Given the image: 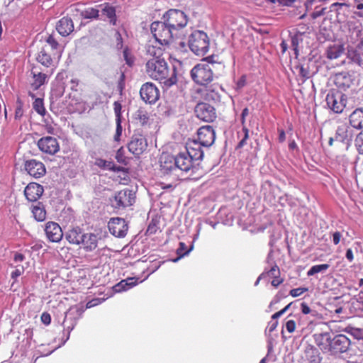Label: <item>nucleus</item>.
Segmentation results:
<instances>
[{"label": "nucleus", "mask_w": 363, "mask_h": 363, "mask_svg": "<svg viewBox=\"0 0 363 363\" xmlns=\"http://www.w3.org/2000/svg\"><path fill=\"white\" fill-rule=\"evenodd\" d=\"M31 74L33 80L30 84V86L33 91L38 90L42 85L48 82V75L39 72L36 67L32 69Z\"/></svg>", "instance_id": "26"}, {"label": "nucleus", "mask_w": 363, "mask_h": 363, "mask_svg": "<svg viewBox=\"0 0 363 363\" xmlns=\"http://www.w3.org/2000/svg\"><path fill=\"white\" fill-rule=\"evenodd\" d=\"M37 61L42 65L50 67L53 63L50 54L48 52L47 45L43 46L36 57Z\"/></svg>", "instance_id": "32"}, {"label": "nucleus", "mask_w": 363, "mask_h": 363, "mask_svg": "<svg viewBox=\"0 0 363 363\" xmlns=\"http://www.w3.org/2000/svg\"><path fill=\"white\" fill-rule=\"evenodd\" d=\"M100 11L95 8H87L81 12V16L85 19H97Z\"/></svg>", "instance_id": "40"}, {"label": "nucleus", "mask_w": 363, "mask_h": 363, "mask_svg": "<svg viewBox=\"0 0 363 363\" xmlns=\"http://www.w3.org/2000/svg\"><path fill=\"white\" fill-rule=\"evenodd\" d=\"M123 52V57L126 62V64L131 66L133 64L134 60H133L128 49L127 48H125Z\"/></svg>", "instance_id": "54"}, {"label": "nucleus", "mask_w": 363, "mask_h": 363, "mask_svg": "<svg viewBox=\"0 0 363 363\" xmlns=\"http://www.w3.org/2000/svg\"><path fill=\"white\" fill-rule=\"evenodd\" d=\"M135 193L130 189H125L117 192L114 196L113 206L116 208H124L132 206L135 202Z\"/></svg>", "instance_id": "10"}, {"label": "nucleus", "mask_w": 363, "mask_h": 363, "mask_svg": "<svg viewBox=\"0 0 363 363\" xmlns=\"http://www.w3.org/2000/svg\"><path fill=\"white\" fill-rule=\"evenodd\" d=\"M342 7H349V4L347 3L335 2L330 5V11H335L337 13H339L340 9H341Z\"/></svg>", "instance_id": "50"}, {"label": "nucleus", "mask_w": 363, "mask_h": 363, "mask_svg": "<svg viewBox=\"0 0 363 363\" xmlns=\"http://www.w3.org/2000/svg\"><path fill=\"white\" fill-rule=\"evenodd\" d=\"M203 94L205 99L208 101H217L220 99L219 90L221 89L218 84H212L204 86Z\"/></svg>", "instance_id": "27"}, {"label": "nucleus", "mask_w": 363, "mask_h": 363, "mask_svg": "<svg viewBox=\"0 0 363 363\" xmlns=\"http://www.w3.org/2000/svg\"><path fill=\"white\" fill-rule=\"evenodd\" d=\"M342 238V235L340 232L336 231L333 234V242L334 245H337L339 244L340 239Z\"/></svg>", "instance_id": "63"}, {"label": "nucleus", "mask_w": 363, "mask_h": 363, "mask_svg": "<svg viewBox=\"0 0 363 363\" xmlns=\"http://www.w3.org/2000/svg\"><path fill=\"white\" fill-rule=\"evenodd\" d=\"M335 139L343 143L348 141V131L345 125H340L337 127L335 134Z\"/></svg>", "instance_id": "38"}, {"label": "nucleus", "mask_w": 363, "mask_h": 363, "mask_svg": "<svg viewBox=\"0 0 363 363\" xmlns=\"http://www.w3.org/2000/svg\"><path fill=\"white\" fill-rule=\"evenodd\" d=\"M109 232L117 238H124L128 232V226L125 219L112 218L108 223Z\"/></svg>", "instance_id": "14"}, {"label": "nucleus", "mask_w": 363, "mask_h": 363, "mask_svg": "<svg viewBox=\"0 0 363 363\" xmlns=\"http://www.w3.org/2000/svg\"><path fill=\"white\" fill-rule=\"evenodd\" d=\"M315 344L324 352H329L332 336L329 333H317L313 335Z\"/></svg>", "instance_id": "24"}, {"label": "nucleus", "mask_w": 363, "mask_h": 363, "mask_svg": "<svg viewBox=\"0 0 363 363\" xmlns=\"http://www.w3.org/2000/svg\"><path fill=\"white\" fill-rule=\"evenodd\" d=\"M347 58L350 63L363 68V57L356 50H349Z\"/></svg>", "instance_id": "37"}, {"label": "nucleus", "mask_w": 363, "mask_h": 363, "mask_svg": "<svg viewBox=\"0 0 363 363\" xmlns=\"http://www.w3.org/2000/svg\"><path fill=\"white\" fill-rule=\"evenodd\" d=\"M325 10H326L325 8H322L320 11H315L312 13L311 17L313 19H315V18H317L324 15L325 13Z\"/></svg>", "instance_id": "64"}, {"label": "nucleus", "mask_w": 363, "mask_h": 363, "mask_svg": "<svg viewBox=\"0 0 363 363\" xmlns=\"http://www.w3.org/2000/svg\"><path fill=\"white\" fill-rule=\"evenodd\" d=\"M31 211L35 220L41 222L46 218V211L44 205L38 202L35 205L32 206Z\"/></svg>", "instance_id": "33"}, {"label": "nucleus", "mask_w": 363, "mask_h": 363, "mask_svg": "<svg viewBox=\"0 0 363 363\" xmlns=\"http://www.w3.org/2000/svg\"><path fill=\"white\" fill-rule=\"evenodd\" d=\"M330 353L340 354L347 352L351 346L350 340L343 334H337L332 337Z\"/></svg>", "instance_id": "9"}, {"label": "nucleus", "mask_w": 363, "mask_h": 363, "mask_svg": "<svg viewBox=\"0 0 363 363\" xmlns=\"http://www.w3.org/2000/svg\"><path fill=\"white\" fill-rule=\"evenodd\" d=\"M45 233L48 240L52 242H59L63 238L62 230L55 222H48L45 224Z\"/></svg>", "instance_id": "19"}, {"label": "nucleus", "mask_w": 363, "mask_h": 363, "mask_svg": "<svg viewBox=\"0 0 363 363\" xmlns=\"http://www.w3.org/2000/svg\"><path fill=\"white\" fill-rule=\"evenodd\" d=\"M121 104L118 101H115L113 104V109L116 119H121Z\"/></svg>", "instance_id": "55"}, {"label": "nucleus", "mask_w": 363, "mask_h": 363, "mask_svg": "<svg viewBox=\"0 0 363 363\" xmlns=\"http://www.w3.org/2000/svg\"><path fill=\"white\" fill-rule=\"evenodd\" d=\"M344 51L345 48L342 44H333L327 48L325 55L328 59L335 60L339 58Z\"/></svg>", "instance_id": "31"}, {"label": "nucleus", "mask_w": 363, "mask_h": 363, "mask_svg": "<svg viewBox=\"0 0 363 363\" xmlns=\"http://www.w3.org/2000/svg\"><path fill=\"white\" fill-rule=\"evenodd\" d=\"M278 325V321L277 320H271L268 323L267 330L268 332L270 333L273 332Z\"/></svg>", "instance_id": "61"}, {"label": "nucleus", "mask_w": 363, "mask_h": 363, "mask_svg": "<svg viewBox=\"0 0 363 363\" xmlns=\"http://www.w3.org/2000/svg\"><path fill=\"white\" fill-rule=\"evenodd\" d=\"M166 45L156 40H150L145 46L147 60L162 59Z\"/></svg>", "instance_id": "18"}, {"label": "nucleus", "mask_w": 363, "mask_h": 363, "mask_svg": "<svg viewBox=\"0 0 363 363\" xmlns=\"http://www.w3.org/2000/svg\"><path fill=\"white\" fill-rule=\"evenodd\" d=\"M264 273H265V277L267 276L272 278H278L280 274L279 269L277 264H274L269 270Z\"/></svg>", "instance_id": "48"}, {"label": "nucleus", "mask_w": 363, "mask_h": 363, "mask_svg": "<svg viewBox=\"0 0 363 363\" xmlns=\"http://www.w3.org/2000/svg\"><path fill=\"white\" fill-rule=\"evenodd\" d=\"M83 313V308L77 306L69 308L66 312L63 325L65 330H67V335L62 344H65L69 340L71 331L74 328L77 320L82 317Z\"/></svg>", "instance_id": "8"}, {"label": "nucleus", "mask_w": 363, "mask_h": 363, "mask_svg": "<svg viewBox=\"0 0 363 363\" xmlns=\"http://www.w3.org/2000/svg\"><path fill=\"white\" fill-rule=\"evenodd\" d=\"M145 67L147 75L152 79L163 81L162 83L166 88L176 84L177 82L176 69L173 68L170 77H168L169 70L164 58L147 60Z\"/></svg>", "instance_id": "1"}, {"label": "nucleus", "mask_w": 363, "mask_h": 363, "mask_svg": "<svg viewBox=\"0 0 363 363\" xmlns=\"http://www.w3.org/2000/svg\"><path fill=\"white\" fill-rule=\"evenodd\" d=\"M193 81L199 85L207 86L213 79V73L210 65L198 64L191 70Z\"/></svg>", "instance_id": "5"}, {"label": "nucleus", "mask_w": 363, "mask_h": 363, "mask_svg": "<svg viewBox=\"0 0 363 363\" xmlns=\"http://www.w3.org/2000/svg\"><path fill=\"white\" fill-rule=\"evenodd\" d=\"M345 331L350 334L355 339L363 340V328L347 326L345 328Z\"/></svg>", "instance_id": "43"}, {"label": "nucleus", "mask_w": 363, "mask_h": 363, "mask_svg": "<svg viewBox=\"0 0 363 363\" xmlns=\"http://www.w3.org/2000/svg\"><path fill=\"white\" fill-rule=\"evenodd\" d=\"M307 291H308V288L299 287V288H296V289H291L289 292V294L293 297H298Z\"/></svg>", "instance_id": "52"}, {"label": "nucleus", "mask_w": 363, "mask_h": 363, "mask_svg": "<svg viewBox=\"0 0 363 363\" xmlns=\"http://www.w3.org/2000/svg\"><path fill=\"white\" fill-rule=\"evenodd\" d=\"M56 30L62 36H67L74 30V23L69 17H63L56 25Z\"/></svg>", "instance_id": "25"}, {"label": "nucleus", "mask_w": 363, "mask_h": 363, "mask_svg": "<svg viewBox=\"0 0 363 363\" xmlns=\"http://www.w3.org/2000/svg\"><path fill=\"white\" fill-rule=\"evenodd\" d=\"M306 354L308 359L311 363H320L321 358L319 355L318 350L313 347H311L306 350Z\"/></svg>", "instance_id": "39"}, {"label": "nucleus", "mask_w": 363, "mask_h": 363, "mask_svg": "<svg viewBox=\"0 0 363 363\" xmlns=\"http://www.w3.org/2000/svg\"><path fill=\"white\" fill-rule=\"evenodd\" d=\"M202 145L197 140H194L186 144L185 152L195 161L202 160L203 152L201 149Z\"/></svg>", "instance_id": "23"}, {"label": "nucleus", "mask_w": 363, "mask_h": 363, "mask_svg": "<svg viewBox=\"0 0 363 363\" xmlns=\"http://www.w3.org/2000/svg\"><path fill=\"white\" fill-rule=\"evenodd\" d=\"M353 76L347 72H338L334 76V84L340 91L347 90L353 84Z\"/></svg>", "instance_id": "22"}, {"label": "nucleus", "mask_w": 363, "mask_h": 363, "mask_svg": "<svg viewBox=\"0 0 363 363\" xmlns=\"http://www.w3.org/2000/svg\"><path fill=\"white\" fill-rule=\"evenodd\" d=\"M350 123L354 128L361 129L363 128V108L355 109L350 115Z\"/></svg>", "instance_id": "30"}, {"label": "nucleus", "mask_w": 363, "mask_h": 363, "mask_svg": "<svg viewBox=\"0 0 363 363\" xmlns=\"http://www.w3.org/2000/svg\"><path fill=\"white\" fill-rule=\"evenodd\" d=\"M44 192L43 186L35 182L29 183L24 189V195L30 202L37 201Z\"/></svg>", "instance_id": "21"}, {"label": "nucleus", "mask_w": 363, "mask_h": 363, "mask_svg": "<svg viewBox=\"0 0 363 363\" xmlns=\"http://www.w3.org/2000/svg\"><path fill=\"white\" fill-rule=\"evenodd\" d=\"M140 95L146 104H153L160 99V91L153 83L147 82L141 86Z\"/></svg>", "instance_id": "11"}, {"label": "nucleus", "mask_w": 363, "mask_h": 363, "mask_svg": "<svg viewBox=\"0 0 363 363\" xmlns=\"http://www.w3.org/2000/svg\"><path fill=\"white\" fill-rule=\"evenodd\" d=\"M134 118L138 121L140 125H144L147 123L149 116L145 110L140 108L135 113Z\"/></svg>", "instance_id": "42"}, {"label": "nucleus", "mask_w": 363, "mask_h": 363, "mask_svg": "<svg viewBox=\"0 0 363 363\" xmlns=\"http://www.w3.org/2000/svg\"><path fill=\"white\" fill-rule=\"evenodd\" d=\"M327 106L334 113H340L343 111L347 102V96L339 90H330L325 99Z\"/></svg>", "instance_id": "7"}, {"label": "nucleus", "mask_w": 363, "mask_h": 363, "mask_svg": "<svg viewBox=\"0 0 363 363\" xmlns=\"http://www.w3.org/2000/svg\"><path fill=\"white\" fill-rule=\"evenodd\" d=\"M194 111L196 117L205 122H213L216 118L215 108L208 103H199Z\"/></svg>", "instance_id": "12"}, {"label": "nucleus", "mask_w": 363, "mask_h": 363, "mask_svg": "<svg viewBox=\"0 0 363 363\" xmlns=\"http://www.w3.org/2000/svg\"><path fill=\"white\" fill-rule=\"evenodd\" d=\"M249 115V109L247 108H245L241 113L240 122L242 125V134L243 137L240 140V141L237 145V148H242L244 145H246L247 140L249 138V130L245 125V118Z\"/></svg>", "instance_id": "28"}, {"label": "nucleus", "mask_w": 363, "mask_h": 363, "mask_svg": "<svg viewBox=\"0 0 363 363\" xmlns=\"http://www.w3.org/2000/svg\"><path fill=\"white\" fill-rule=\"evenodd\" d=\"M94 164L103 169L113 170L114 172H121L122 170V167H116L113 162L101 158H96Z\"/></svg>", "instance_id": "35"}, {"label": "nucleus", "mask_w": 363, "mask_h": 363, "mask_svg": "<svg viewBox=\"0 0 363 363\" xmlns=\"http://www.w3.org/2000/svg\"><path fill=\"white\" fill-rule=\"evenodd\" d=\"M138 279L135 277H130L121 280L119 283L116 284L113 287V291L116 293L127 291L137 284Z\"/></svg>", "instance_id": "29"}, {"label": "nucleus", "mask_w": 363, "mask_h": 363, "mask_svg": "<svg viewBox=\"0 0 363 363\" xmlns=\"http://www.w3.org/2000/svg\"><path fill=\"white\" fill-rule=\"evenodd\" d=\"M147 140L141 134H134L128 145V150L135 156L140 155L147 148Z\"/></svg>", "instance_id": "17"}, {"label": "nucleus", "mask_w": 363, "mask_h": 363, "mask_svg": "<svg viewBox=\"0 0 363 363\" xmlns=\"http://www.w3.org/2000/svg\"><path fill=\"white\" fill-rule=\"evenodd\" d=\"M83 233L79 228H73L66 234L65 238L67 240L74 245H81V240L82 239Z\"/></svg>", "instance_id": "34"}, {"label": "nucleus", "mask_w": 363, "mask_h": 363, "mask_svg": "<svg viewBox=\"0 0 363 363\" xmlns=\"http://www.w3.org/2000/svg\"><path fill=\"white\" fill-rule=\"evenodd\" d=\"M116 159L118 162L126 164V158L124 156V151L122 147H121L118 151L116 152Z\"/></svg>", "instance_id": "51"}, {"label": "nucleus", "mask_w": 363, "mask_h": 363, "mask_svg": "<svg viewBox=\"0 0 363 363\" xmlns=\"http://www.w3.org/2000/svg\"><path fill=\"white\" fill-rule=\"evenodd\" d=\"M33 108L41 116H44L45 114V108L44 107L43 101L41 99H35L33 102Z\"/></svg>", "instance_id": "45"}, {"label": "nucleus", "mask_w": 363, "mask_h": 363, "mask_svg": "<svg viewBox=\"0 0 363 363\" xmlns=\"http://www.w3.org/2000/svg\"><path fill=\"white\" fill-rule=\"evenodd\" d=\"M101 12L102 16H105L108 18V21L111 24L116 25V10L113 6L106 4L101 8Z\"/></svg>", "instance_id": "36"}, {"label": "nucleus", "mask_w": 363, "mask_h": 363, "mask_svg": "<svg viewBox=\"0 0 363 363\" xmlns=\"http://www.w3.org/2000/svg\"><path fill=\"white\" fill-rule=\"evenodd\" d=\"M246 84V77L245 75H242L237 82L236 86L237 89H240Z\"/></svg>", "instance_id": "60"}, {"label": "nucleus", "mask_w": 363, "mask_h": 363, "mask_svg": "<svg viewBox=\"0 0 363 363\" xmlns=\"http://www.w3.org/2000/svg\"><path fill=\"white\" fill-rule=\"evenodd\" d=\"M301 311L303 314L307 315L311 313L313 316H314L315 313V311L311 310L305 302H302L301 303Z\"/></svg>", "instance_id": "56"}, {"label": "nucleus", "mask_w": 363, "mask_h": 363, "mask_svg": "<svg viewBox=\"0 0 363 363\" xmlns=\"http://www.w3.org/2000/svg\"><path fill=\"white\" fill-rule=\"evenodd\" d=\"M150 30L154 40L162 43L163 45H168L174 36L177 35L165 21L152 23Z\"/></svg>", "instance_id": "4"}, {"label": "nucleus", "mask_w": 363, "mask_h": 363, "mask_svg": "<svg viewBox=\"0 0 363 363\" xmlns=\"http://www.w3.org/2000/svg\"><path fill=\"white\" fill-rule=\"evenodd\" d=\"M329 267L330 265L328 264L313 265L307 272V275L311 277L318 273H324L329 269Z\"/></svg>", "instance_id": "41"}, {"label": "nucleus", "mask_w": 363, "mask_h": 363, "mask_svg": "<svg viewBox=\"0 0 363 363\" xmlns=\"http://www.w3.org/2000/svg\"><path fill=\"white\" fill-rule=\"evenodd\" d=\"M46 43L51 48L52 50H57L59 43L53 35H50L46 39Z\"/></svg>", "instance_id": "49"}, {"label": "nucleus", "mask_w": 363, "mask_h": 363, "mask_svg": "<svg viewBox=\"0 0 363 363\" xmlns=\"http://www.w3.org/2000/svg\"><path fill=\"white\" fill-rule=\"evenodd\" d=\"M41 321L46 325H48L51 323V316L47 313L44 312L41 315Z\"/></svg>", "instance_id": "59"}, {"label": "nucleus", "mask_w": 363, "mask_h": 363, "mask_svg": "<svg viewBox=\"0 0 363 363\" xmlns=\"http://www.w3.org/2000/svg\"><path fill=\"white\" fill-rule=\"evenodd\" d=\"M100 240L101 236L99 233H83L81 245L86 252H92L98 247V243Z\"/></svg>", "instance_id": "20"}, {"label": "nucleus", "mask_w": 363, "mask_h": 363, "mask_svg": "<svg viewBox=\"0 0 363 363\" xmlns=\"http://www.w3.org/2000/svg\"><path fill=\"white\" fill-rule=\"evenodd\" d=\"M193 249V245L189 250H186V245L184 242H179V247L177 250V253L179 255V257H183L184 256L189 254V252Z\"/></svg>", "instance_id": "46"}, {"label": "nucleus", "mask_w": 363, "mask_h": 363, "mask_svg": "<svg viewBox=\"0 0 363 363\" xmlns=\"http://www.w3.org/2000/svg\"><path fill=\"white\" fill-rule=\"evenodd\" d=\"M24 168L30 176L35 179L43 177L46 173L44 164L35 159L26 160L24 163Z\"/></svg>", "instance_id": "16"}, {"label": "nucleus", "mask_w": 363, "mask_h": 363, "mask_svg": "<svg viewBox=\"0 0 363 363\" xmlns=\"http://www.w3.org/2000/svg\"><path fill=\"white\" fill-rule=\"evenodd\" d=\"M23 115V111L22 108V104L21 101H18V105L16 108L15 111V119H20Z\"/></svg>", "instance_id": "57"}, {"label": "nucleus", "mask_w": 363, "mask_h": 363, "mask_svg": "<svg viewBox=\"0 0 363 363\" xmlns=\"http://www.w3.org/2000/svg\"><path fill=\"white\" fill-rule=\"evenodd\" d=\"M116 134L114 135V140L116 141H119L120 137L122 134V125H121V119H116Z\"/></svg>", "instance_id": "53"}, {"label": "nucleus", "mask_w": 363, "mask_h": 363, "mask_svg": "<svg viewBox=\"0 0 363 363\" xmlns=\"http://www.w3.org/2000/svg\"><path fill=\"white\" fill-rule=\"evenodd\" d=\"M286 328L290 333H293L296 328V323L293 320H289L286 323Z\"/></svg>", "instance_id": "58"}, {"label": "nucleus", "mask_w": 363, "mask_h": 363, "mask_svg": "<svg viewBox=\"0 0 363 363\" xmlns=\"http://www.w3.org/2000/svg\"><path fill=\"white\" fill-rule=\"evenodd\" d=\"M24 271L23 267H21V268H17L16 270H14L11 273V278L12 279H16L17 277H20Z\"/></svg>", "instance_id": "62"}, {"label": "nucleus", "mask_w": 363, "mask_h": 363, "mask_svg": "<svg viewBox=\"0 0 363 363\" xmlns=\"http://www.w3.org/2000/svg\"><path fill=\"white\" fill-rule=\"evenodd\" d=\"M216 139V132L211 125H207L199 128L197 130V141L203 147L211 146Z\"/></svg>", "instance_id": "13"}, {"label": "nucleus", "mask_w": 363, "mask_h": 363, "mask_svg": "<svg viewBox=\"0 0 363 363\" xmlns=\"http://www.w3.org/2000/svg\"><path fill=\"white\" fill-rule=\"evenodd\" d=\"M301 33H297L293 36H291V46L294 51V54L297 57L298 55V45L301 42H302V38H301Z\"/></svg>", "instance_id": "44"}, {"label": "nucleus", "mask_w": 363, "mask_h": 363, "mask_svg": "<svg viewBox=\"0 0 363 363\" xmlns=\"http://www.w3.org/2000/svg\"><path fill=\"white\" fill-rule=\"evenodd\" d=\"M195 161L185 151L180 152L175 157L164 155L161 157L160 167L164 175H172L177 171L187 172Z\"/></svg>", "instance_id": "2"}, {"label": "nucleus", "mask_w": 363, "mask_h": 363, "mask_svg": "<svg viewBox=\"0 0 363 363\" xmlns=\"http://www.w3.org/2000/svg\"><path fill=\"white\" fill-rule=\"evenodd\" d=\"M38 147L44 153L53 155L60 150L57 138L52 136L43 137L38 141Z\"/></svg>", "instance_id": "15"}, {"label": "nucleus", "mask_w": 363, "mask_h": 363, "mask_svg": "<svg viewBox=\"0 0 363 363\" xmlns=\"http://www.w3.org/2000/svg\"><path fill=\"white\" fill-rule=\"evenodd\" d=\"M189 47L196 55L203 56L209 49V38L201 30H194L189 38Z\"/></svg>", "instance_id": "3"}, {"label": "nucleus", "mask_w": 363, "mask_h": 363, "mask_svg": "<svg viewBox=\"0 0 363 363\" xmlns=\"http://www.w3.org/2000/svg\"><path fill=\"white\" fill-rule=\"evenodd\" d=\"M355 146L360 154H363V130L356 137Z\"/></svg>", "instance_id": "47"}, {"label": "nucleus", "mask_w": 363, "mask_h": 363, "mask_svg": "<svg viewBox=\"0 0 363 363\" xmlns=\"http://www.w3.org/2000/svg\"><path fill=\"white\" fill-rule=\"evenodd\" d=\"M163 18L174 33L185 27L188 21L186 15L183 11L177 9L169 10Z\"/></svg>", "instance_id": "6"}]
</instances>
